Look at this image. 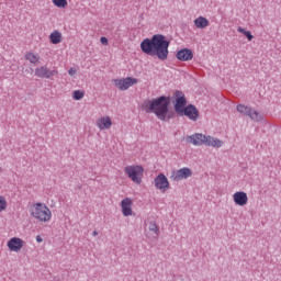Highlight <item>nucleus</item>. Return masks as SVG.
Segmentation results:
<instances>
[{
	"mask_svg": "<svg viewBox=\"0 0 281 281\" xmlns=\"http://www.w3.org/2000/svg\"><path fill=\"white\" fill-rule=\"evenodd\" d=\"M193 23L198 30H205V27L210 25V20L204 16H199L193 21Z\"/></svg>",
	"mask_w": 281,
	"mask_h": 281,
	"instance_id": "obj_17",
	"label": "nucleus"
},
{
	"mask_svg": "<svg viewBox=\"0 0 281 281\" xmlns=\"http://www.w3.org/2000/svg\"><path fill=\"white\" fill-rule=\"evenodd\" d=\"M7 246L9 250L19 254V251H21V249H23V247L25 246V241L19 237H13L9 239Z\"/></svg>",
	"mask_w": 281,
	"mask_h": 281,
	"instance_id": "obj_11",
	"label": "nucleus"
},
{
	"mask_svg": "<svg viewBox=\"0 0 281 281\" xmlns=\"http://www.w3.org/2000/svg\"><path fill=\"white\" fill-rule=\"evenodd\" d=\"M100 42L102 45H109V40L106 37H101Z\"/></svg>",
	"mask_w": 281,
	"mask_h": 281,
	"instance_id": "obj_28",
	"label": "nucleus"
},
{
	"mask_svg": "<svg viewBox=\"0 0 281 281\" xmlns=\"http://www.w3.org/2000/svg\"><path fill=\"white\" fill-rule=\"evenodd\" d=\"M169 104L170 99L168 97L162 95L154 100L144 101L143 109L147 113H155L158 120H161V122H166Z\"/></svg>",
	"mask_w": 281,
	"mask_h": 281,
	"instance_id": "obj_2",
	"label": "nucleus"
},
{
	"mask_svg": "<svg viewBox=\"0 0 281 281\" xmlns=\"http://www.w3.org/2000/svg\"><path fill=\"white\" fill-rule=\"evenodd\" d=\"M56 8H65L67 5V0H53Z\"/></svg>",
	"mask_w": 281,
	"mask_h": 281,
	"instance_id": "obj_25",
	"label": "nucleus"
},
{
	"mask_svg": "<svg viewBox=\"0 0 281 281\" xmlns=\"http://www.w3.org/2000/svg\"><path fill=\"white\" fill-rule=\"evenodd\" d=\"M72 98L74 100H82V98H85V92L80 90H75Z\"/></svg>",
	"mask_w": 281,
	"mask_h": 281,
	"instance_id": "obj_24",
	"label": "nucleus"
},
{
	"mask_svg": "<svg viewBox=\"0 0 281 281\" xmlns=\"http://www.w3.org/2000/svg\"><path fill=\"white\" fill-rule=\"evenodd\" d=\"M170 42L161 34H155L151 38H145L140 43L143 54L156 56L158 60H168Z\"/></svg>",
	"mask_w": 281,
	"mask_h": 281,
	"instance_id": "obj_1",
	"label": "nucleus"
},
{
	"mask_svg": "<svg viewBox=\"0 0 281 281\" xmlns=\"http://www.w3.org/2000/svg\"><path fill=\"white\" fill-rule=\"evenodd\" d=\"M30 212L31 216L40 223H49L52 221V210L45 203L37 202L33 204Z\"/></svg>",
	"mask_w": 281,
	"mask_h": 281,
	"instance_id": "obj_4",
	"label": "nucleus"
},
{
	"mask_svg": "<svg viewBox=\"0 0 281 281\" xmlns=\"http://www.w3.org/2000/svg\"><path fill=\"white\" fill-rule=\"evenodd\" d=\"M238 113H240L241 115H249L250 111H251V108L250 106H247L245 104H238L236 106Z\"/></svg>",
	"mask_w": 281,
	"mask_h": 281,
	"instance_id": "obj_21",
	"label": "nucleus"
},
{
	"mask_svg": "<svg viewBox=\"0 0 281 281\" xmlns=\"http://www.w3.org/2000/svg\"><path fill=\"white\" fill-rule=\"evenodd\" d=\"M192 176V170L188 167H183L178 170L171 171L170 180L178 183V181H183V179H190Z\"/></svg>",
	"mask_w": 281,
	"mask_h": 281,
	"instance_id": "obj_6",
	"label": "nucleus"
},
{
	"mask_svg": "<svg viewBox=\"0 0 281 281\" xmlns=\"http://www.w3.org/2000/svg\"><path fill=\"white\" fill-rule=\"evenodd\" d=\"M35 76L37 78H46L47 80H49V78L54 77V76H58V70L54 69V70H49V68H47V66H41L35 68Z\"/></svg>",
	"mask_w": 281,
	"mask_h": 281,
	"instance_id": "obj_10",
	"label": "nucleus"
},
{
	"mask_svg": "<svg viewBox=\"0 0 281 281\" xmlns=\"http://www.w3.org/2000/svg\"><path fill=\"white\" fill-rule=\"evenodd\" d=\"M237 32H239V34H244L248 41H254L251 32L245 30L243 26L237 27Z\"/></svg>",
	"mask_w": 281,
	"mask_h": 281,
	"instance_id": "obj_22",
	"label": "nucleus"
},
{
	"mask_svg": "<svg viewBox=\"0 0 281 281\" xmlns=\"http://www.w3.org/2000/svg\"><path fill=\"white\" fill-rule=\"evenodd\" d=\"M8 207V202L4 196H0V212H3Z\"/></svg>",
	"mask_w": 281,
	"mask_h": 281,
	"instance_id": "obj_26",
	"label": "nucleus"
},
{
	"mask_svg": "<svg viewBox=\"0 0 281 281\" xmlns=\"http://www.w3.org/2000/svg\"><path fill=\"white\" fill-rule=\"evenodd\" d=\"M248 117H250V120H252L254 122H262V114H260V112L250 109V112L248 113Z\"/></svg>",
	"mask_w": 281,
	"mask_h": 281,
	"instance_id": "obj_20",
	"label": "nucleus"
},
{
	"mask_svg": "<svg viewBox=\"0 0 281 281\" xmlns=\"http://www.w3.org/2000/svg\"><path fill=\"white\" fill-rule=\"evenodd\" d=\"M121 210L123 216H133V200L125 198L121 201Z\"/></svg>",
	"mask_w": 281,
	"mask_h": 281,
	"instance_id": "obj_14",
	"label": "nucleus"
},
{
	"mask_svg": "<svg viewBox=\"0 0 281 281\" xmlns=\"http://www.w3.org/2000/svg\"><path fill=\"white\" fill-rule=\"evenodd\" d=\"M36 241H37V243H43V237H41V235H37V236H36Z\"/></svg>",
	"mask_w": 281,
	"mask_h": 281,
	"instance_id": "obj_29",
	"label": "nucleus"
},
{
	"mask_svg": "<svg viewBox=\"0 0 281 281\" xmlns=\"http://www.w3.org/2000/svg\"><path fill=\"white\" fill-rule=\"evenodd\" d=\"M25 60H29L32 65H38L41 63V55L29 52L24 56Z\"/></svg>",
	"mask_w": 281,
	"mask_h": 281,
	"instance_id": "obj_18",
	"label": "nucleus"
},
{
	"mask_svg": "<svg viewBox=\"0 0 281 281\" xmlns=\"http://www.w3.org/2000/svg\"><path fill=\"white\" fill-rule=\"evenodd\" d=\"M125 175L133 181V183H136V186L142 184V179L144 178V167L139 165H130L124 168Z\"/></svg>",
	"mask_w": 281,
	"mask_h": 281,
	"instance_id": "obj_5",
	"label": "nucleus"
},
{
	"mask_svg": "<svg viewBox=\"0 0 281 281\" xmlns=\"http://www.w3.org/2000/svg\"><path fill=\"white\" fill-rule=\"evenodd\" d=\"M0 172H1V168H0Z\"/></svg>",
	"mask_w": 281,
	"mask_h": 281,
	"instance_id": "obj_31",
	"label": "nucleus"
},
{
	"mask_svg": "<svg viewBox=\"0 0 281 281\" xmlns=\"http://www.w3.org/2000/svg\"><path fill=\"white\" fill-rule=\"evenodd\" d=\"M77 72H78V70H76V68H70L68 70L69 76H76Z\"/></svg>",
	"mask_w": 281,
	"mask_h": 281,
	"instance_id": "obj_27",
	"label": "nucleus"
},
{
	"mask_svg": "<svg viewBox=\"0 0 281 281\" xmlns=\"http://www.w3.org/2000/svg\"><path fill=\"white\" fill-rule=\"evenodd\" d=\"M233 201L235 205H239V207H245V205H247L249 201V198L244 191H237L233 194Z\"/></svg>",
	"mask_w": 281,
	"mask_h": 281,
	"instance_id": "obj_13",
	"label": "nucleus"
},
{
	"mask_svg": "<svg viewBox=\"0 0 281 281\" xmlns=\"http://www.w3.org/2000/svg\"><path fill=\"white\" fill-rule=\"evenodd\" d=\"M154 186L157 190H160V192H166L167 190H170V181H168V178L164 173H159L154 179Z\"/></svg>",
	"mask_w": 281,
	"mask_h": 281,
	"instance_id": "obj_7",
	"label": "nucleus"
},
{
	"mask_svg": "<svg viewBox=\"0 0 281 281\" xmlns=\"http://www.w3.org/2000/svg\"><path fill=\"white\" fill-rule=\"evenodd\" d=\"M113 126V121H111V116H101L97 120V127L99 131H109Z\"/></svg>",
	"mask_w": 281,
	"mask_h": 281,
	"instance_id": "obj_16",
	"label": "nucleus"
},
{
	"mask_svg": "<svg viewBox=\"0 0 281 281\" xmlns=\"http://www.w3.org/2000/svg\"><path fill=\"white\" fill-rule=\"evenodd\" d=\"M180 115H186L191 122H196L199 120V110L196 106L189 104L182 112H180Z\"/></svg>",
	"mask_w": 281,
	"mask_h": 281,
	"instance_id": "obj_12",
	"label": "nucleus"
},
{
	"mask_svg": "<svg viewBox=\"0 0 281 281\" xmlns=\"http://www.w3.org/2000/svg\"><path fill=\"white\" fill-rule=\"evenodd\" d=\"M49 38L53 45H58V43L63 41V34L58 31H54L53 33H50Z\"/></svg>",
	"mask_w": 281,
	"mask_h": 281,
	"instance_id": "obj_19",
	"label": "nucleus"
},
{
	"mask_svg": "<svg viewBox=\"0 0 281 281\" xmlns=\"http://www.w3.org/2000/svg\"><path fill=\"white\" fill-rule=\"evenodd\" d=\"M176 58H178V60H181L182 63H188V60H192V58H194V54L190 48H182L177 52Z\"/></svg>",
	"mask_w": 281,
	"mask_h": 281,
	"instance_id": "obj_15",
	"label": "nucleus"
},
{
	"mask_svg": "<svg viewBox=\"0 0 281 281\" xmlns=\"http://www.w3.org/2000/svg\"><path fill=\"white\" fill-rule=\"evenodd\" d=\"M92 236H98V231H93Z\"/></svg>",
	"mask_w": 281,
	"mask_h": 281,
	"instance_id": "obj_30",
	"label": "nucleus"
},
{
	"mask_svg": "<svg viewBox=\"0 0 281 281\" xmlns=\"http://www.w3.org/2000/svg\"><path fill=\"white\" fill-rule=\"evenodd\" d=\"M175 98H176L175 111H176V113L181 115V113H183V111L186 109V104H187L186 94H183L182 91H176Z\"/></svg>",
	"mask_w": 281,
	"mask_h": 281,
	"instance_id": "obj_9",
	"label": "nucleus"
},
{
	"mask_svg": "<svg viewBox=\"0 0 281 281\" xmlns=\"http://www.w3.org/2000/svg\"><path fill=\"white\" fill-rule=\"evenodd\" d=\"M148 229L149 232H153L155 236H159V226H157L155 221L149 222Z\"/></svg>",
	"mask_w": 281,
	"mask_h": 281,
	"instance_id": "obj_23",
	"label": "nucleus"
},
{
	"mask_svg": "<svg viewBox=\"0 0 281 281\" xmlns=\"http://www.w3.org/2000/svg\"><path fill=\"white\" fill-rule=\"evenodd\" d=\"M114 85L120 91H126L127 89H131L133 85H137V79L133 77H127L124 79H115Z\"/></svg>",
	"mask_w": 281,
	"mask_h": 281,
	"instance_id": "obj_8",
	"label": "nucleus"
},
{
	"mask_svg": "<svg viewBox=\"0 0 281 281\" xmlns=\"http://www.w3.org/2000/svg\"><path fill=\"white\" fill-rule=\"evenodd\" d=\"M184 139L188 144H192L193 146H212V148H222L224 144L223 140L218 138L201 133L188 135Z\"/></svg>",
	"mask_w": 281,
	"mask_h": 281,
	"instance_id": "obj_3",
	"label": "nucleus"
}]
</instances>
